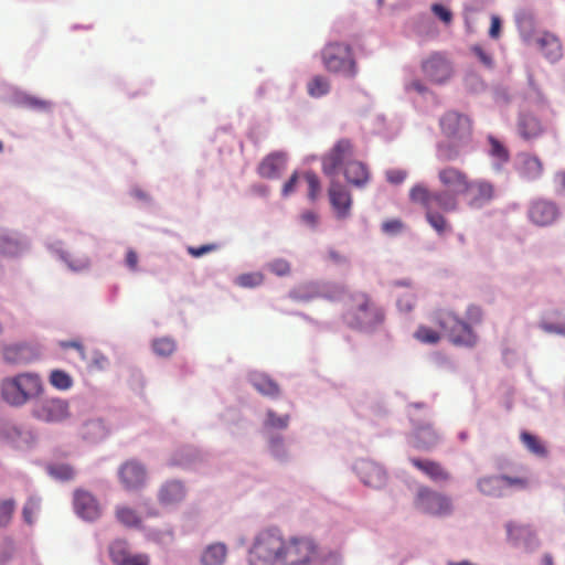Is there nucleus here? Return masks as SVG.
I'll list each match as a JSON object with an SVG mask.
<instances>
[{
	"label": "nucleus",
	"instance_id": "1",
	"mask_svg": "<svg viewBox=\"0 0 565 565\" xmlns=\"http://www.w3.org/2000/svg\"><path fill=\"white\" fill-rule=\"evenodd\" d=\"M437 179L444 191H433L427 185L417 183L411 188L408 196L412 203L424 209L426 221L441 235L450 226L440 212L458 210V196L467 192L470 177L457 167L445 166L438 170Z\"/></svg>",
	"mask_w": 565,
	"mask_h": 565
},
{
	"label": "nucleus",
	"instance_id": "2",
	"mask_svg": "<svg viewBox=\"0 0 565 565\" xmlns=\"http://www.w3.org/2000/svg\"><path fill=\"white\" fill-rule=\"evenodd\" d=\"M445 140L436 146V156L441 162L459 160L471 148L473 124L471 118L457 110L445 111L438 120Z\"/></svg>",
	"mask_w": 565,
	"mask_h": 565
},
{
	"label": "nucleus",
	"instance_id": "3",
	"mask_svg": "<svg viewBox=\"0 0 565 565\" xmlns=\"http://www.w3.org/2000/svg\"><path fill=\"white\" fill-rule=\"evenodd\" d=\"M354 152L353 143L349 139H340L322 159L324 174L332 177L344 164L347 181L358 188L364 186L370 180L367 167L358 160H349Z\"/></svg>",
	"mask_w": 565,
	"mask_h": 565
},
{
	"label": "nucleus",
	"instance_id": "4",
	"mask_svg": "<svg viewBox=\"0 0 565 565\" xmlns=\"http://www.w3.org/2000/svg\"><path fill=\"white\" fill-rule=\"evenodd\" d=\"M43 391L40 376L35 373H20L1 382V396L12 406H22L38 397Z\"/></svg>",
	"mask_w": 565,
	"mask_h": 565
},
{
	"label": "nucleus",
	"instance_id": "5",
	"mask_svg": "<svg viewBox=\"0 0 565 565\" xmlns=\"http://www.w3.org/2000/svg\"><path fill=\"white\" fill-rule=\"evenodd\" d=\"M431 321L446 331L448 340L456 347L472 349L479 341L472 326L450 310H435L431 315Z\"/></svg>",
	"mask_w": 565,
	"mask_h": 565
},
{
	"label": "nucleus",
	"instance_id": "6",
	"mask_svg": "<svg viewBox=\"0 0 565 565\" xmlns=\"http://www.w3.org/2000/svg\"><path fill=\"white\" fill-rule=\"evenodd\" d=\"M284 537L279 531L270 529L260 532L249 551V565H275L281 563Z\"/></svg>",
	"mask_w": 565,
	"mask_h": 565
},
{
	"label": "nucleus",
	"instance_id": "7",
	"mask_svg": "<svg viewBox=\"0 0 565 565\" xmlns=\"http://www.w3.org/2000/svg\"><path fill=\"white\" fill-rule=\"evenodd\" d=\"M382 310L371 300L365 292H356L350 296V305L345 315L348 323L353 328H366L380 323L383 320Z\"/></svg>",
	"mask_w": 565,
	"mask_h": 565
},
{
	"label": "nucleus",
	"instance_id": "8",
	"mask_svg": "<svg viewBox=\"0 0 565 565\" xmlns=\"http://www.w3.org/2000/svg\"><path fill=\"white\" fill-rule=\"evenodd\" d=\"M322 60L329 72L340 73L347 77H353L356 74L351 50L343 43L332 42L328 44L322 51Z\"/></svg>",
	"mask_w": 565,
	"mask_h": 565
},
{
	"label": "nucleus",
	"instance_id": "9",
	"mask_svg": "<svg viewBox=\"0 0 565 565\" xmlns=\"http://www.w3.org/2000/svg\"><path fill=\"white\" fill-rule=\"evenodd\" d=\"M318 552L316 542L309 536H291L284 540L281 565H308Z\"/></svg>",
	"mask_w": 565,
	"mask_h": 565
},
{
	"label": "nucleus",
	"instance_id": "10",
	"mask_svg": "<svg viewBox=\"0 0 565 565\" xmlns=\"http://www.w3.org/2000/svg\"><path fill=\"white\" fill-rule=\"evenodd\" d=\"M414 505L420 512L435 516L449 515L452 512L451 499L428 487H420L417 490Z\"/></svg>",
	"mask_w": 565,
	"mask_h": 565
},
{
	"label": "nucleus",
	"instance_id": "11",
	"mask_svg": "<svg viewBox=\"0 0 565 565\" xmlns=\"http://www.w3.org/2000/svg\"><path fill=\"white\" fill-rule=\"evenodd\" d=\"M32 415L45 423H62L71 418L70 403L60 397L45 398L33 406Z\"/></svg>",
	"mask_w": 565,
	"mask_h": 565
},
{
	"label": "nucleus",
	"instance_id": "12",
	"mask_svg": "<svg viewBox=\"0 0 565 565\" xmlns=\"http://www.w3.org/2000/svg\"><path fill=\"white\" fill-rule=\"evenodd\" d=\"M462 195L468 198L470 207L480 209L495 198V186L489 180L470 178L467 192Z\"/></svg>",
	"mask_w": 565,
	"mask_h": 565
},
{
	"label": "nucleus",
	"instance_id": "13",
	"mask_svg": "<svg viewBox=\"0 0 565 565\" xmlns=\"http://www.w3.org/2000/svg\"><path fill=\"white\" fill-rule=\"evenodd\" d=\"M73 507L75 513L85 521H95L102 515V508L94 494L77 489L73 494Z\"/></svg>",
	"mask_w": 565,
	"mask_h": 565
},
{
	"label": "nucleus",
	"instance_id": "14",
	"mask_svg": "<svg viewBox=\"0 0 565 565\" xmlns=\"http://www.w3.org/2000/svg\"><path fill=\"white\" fill-rule=\"evenodd\" d=\"M425 76L434 84H444L452 75L450 62L439 53L431 54L422 64Z\"/></svg>",
	"mask_w": 565,
	"mask_h": 565
},
{
	"label": "nucleus",
	"instance_id": "15",
	"mask_svg": "<svg viewBox=\"0 0 565 565\" xmlns=\"http://www.w3.org/2000/svg\"><path fill=\"white\" fill-rule=\"evenodd\" d=\"M118 476L124 488L128 491H134L146 484L147 470L140 462L128 460L120 466Z\"/></svg>",
	"mask_w": 565,
	"mask_h": 565
},
{
	"label": "nucleus",
	"instance_id": "16",
	"mask_svg": "<svg viewBox=\"0 0 565 565\" xmlns=\"http://www.w3.org/2000/svg\"><path fill=\"white\" fill-rule=\"evenodd\" d=\"M516 132L524 141H532L545 132V126L532 111H521L516 119Z\"/></svg>",
	"mask_w": 565,
	"mask_h": 565
},
{
	"label": "nucleus",
	"instance_id": "17",
	"mask_svg": "<svg viewBox=\"0 0 565 565\" xmlns=\"http://www.w3.org/2000/svg\"><path fill=\"white\" fill-rule=\"evenodd\" d=\"M41 355V350L35 344L19 343L3 349V359L9 364H28Z\"/></svg>",
	"mask_w": 565,
	"mask_h": 565
},
{
	"label": "nucleus",
	"instance_id": "18",
	"mask_svg": "<svg viewBox=\"0 0 565 565\" xmlns=\"http://www.w3.org/2000/svg\"><path fill=\"white\" fill-rule=\"evenodd\" d=\"M186 488L179 480H169L161 484L158 490V501L162 507H173L184 500Z\"/></svg>",
	"mask_w": 565,
	"mask_h": 565
},
{
	"label": "nucleus",
	"instance_id": "19",
	"mask_svg": "<svg viewBox=\"0 0 565 565\" xmlns=\"http://www.w3.org/2000/svg\"><path fill=\"white\" fill-rule=\"evenodd\" d=\"M329 198L338 217H347L352 204V198L347 188L339 182L332 181L329 188Z\"/></svg>",
	"mask_w": 565,
	"mask_h": 565
},
{
	"label": "nucleus",
	"instance_id": "20",
	"mask_svg": "<svg viewBox=\"0 0 565 565\" xmlns=\"http://www.w3.org/2000/svg\"><path fill=\"white\" fill-rule=\"evenodd\" d=\"M411 463L436 483L447 482L451 479L450 472L437 461L412 458Z\"/></svg>",
	"mask_w": 565,
	"mask_h": 565
},
{
	"label": "nucleus",
	"instance_id": "21",
	"mask_svg": "<svg viewBox=\"0 0 565 565\" xmlns=\"http://www.w3.org/2000/svg\"><path fill=\"white\" fill-rule=\"evenodd\" d=\"M361 480L370 487L380 488L385 483L386 473L381 466L373 461L362 460L356 466Z\"/></svg>",
	"mask_w": 565,
	"mask_h": 565
},
{
	"label": "nucleus",
	"instance_id": "22",
	"mask_svg": "<svg viewBox=\"0 0 565 565\" xmlns=\"http://www.w3.org/2000/svg\"><path fill=\"white\" fill-rule=\"evenodd\" d=\"M556 216V206L552 202L544 200L534 201L529 210L530 220L540 226L552 224Z\"/></svg>",
	"mask_w": 565,
	"mask_h": 565
},
{
	"label": "nucleus",
	"instance_id": "23",
	"mask_svg": "<svg viewBox=\"0 0 565 565\" xmlns=\"http://www.w3.org/2000/svg\"><path fill=\"white\" fill-rule=\"evenodd\" d=\"M509 540L514 545H523L525 550H533L537 545L533 530L527 525L507 524Z\"/></svg>",
	"mask_w": 565,
	"mask_h": 565
},
{
	"label": "nucleus",
	"instance_id": "24",
	"mask_svg": "<svg viewBox=\"0 0 565 565\" xmlns=\"http://www.w3.org/2000/svg\"><path fill=\"white\" fill-rule=\"evenodd\" d=\"M286 157L284 153L275 152L270 153L263 159L258 166V174L265 179H274L285 168Z\"/></svg>",
	"mask_w": 565,
	"mask_h": 565
},
{
	"label": "nucleus",
	"instance_id": "25",
	"mask_svg": "<svg viewBox=\"0 0 565 565\" xmlns=\"http://www.w3.org/2000/svg\"><path fill=\"white\" fill-rule=\"evenodd\" d=\"M518 172L526 180H535L543 172V164L536 156L521 153L518 157Z\"/></svg>",
	"mask_w": 565,
	"mask_h": 565
},
{
	"label": "nucleus",
	"instance_id": "26",
	"mask_svg": "<svg viewBox=\"0 0 565 565\" xmlns=\"http://www.w3.org/2000/svg\"><path fill=\"white\" fill-rule=\"evenodd\" d=\"M107 434L108 429L100 418H89L79 428L81 437L89 443L103 440Z\"/></svg>",
	"mask_w": 565,
	"mask_h": 565
},
{
	"label": "nucleus",
	"instance_id": "27",
	"mask_svg": "<svg viewBox=\"0 0 565 565\" xmlns=\"http://www.w3.org/2000/svg\"><path fill=\"white\" fill-rule=\"evenodd\" d=\"M439 441V435L430 424L419 426L413 435V446L417 449H430Z\"/></svg>",
	"mask_w": 565,
	"mask_h": 565
},
{
	"label": "nucleus",
	"instance_id": "28",
	"mask_svg": "<svg viewBox=\"0 0 565 565\" xmlns=\"http://www.w3.org/2000/svg\"><path fill=\"white\" fill-rule=\"evenodd\" d=\"M115 518L125 527L137 530L142 527V518L139 512L126 504H119L115 508Z\"/></svg>",
	"mask_w": 565,
	"mask_h": 565
},
{
	"label": "nucleus",
	"instance_id": "29",
	"mask_svg": "<svg viewBox=\"0 0 565 565\" xmlns=\"http://www.w3.org/2000/svg\"><path fill=\"white\" fill-rule=\"evenodd\" d=\"M479 492L487 497L500 498L504 494L501 476H486L477 481Z\"/></svg>",
	"mask_w": 565,
	"mask_h": 565
},
{
	"label": "nucleus",
	"instance_id": "30",
	"mask_svg": "<svg viewBox=\"0 0 565 565\" xmlns=\"http://www.w3.org/2000/svg\"><path fill=\"white\" fill-rule=\"evenodd\" d=\"M227 556V547L223 543H213L205 547L201 555L202 565H223Z\"/></svg>",
	"mask_w": 565,
	"mask_h": 565
},
{
	"label": "nucleus",
	"instance_id": "31",
	"mask_svg": "<svg viewBox=\"0 0 565 565\" xmlns=\"http://www.w3.org/2000/svg\"><path fill=\"white\" fill-rule=\"evenodd\" d=\"M252 385L264 396L271 398L278 397L280 394L279 385L265 374H257L252 377Z\"/></svg>",
	"mask_w": 565,
	"mask_h": 565
},
{
	"label": "nucleus",
	"instance_id": "32",
	"mask_svg": "<svg viewBox=\"0 0 565 565\" xmlns=\"http://www.w3.org/2000/svg\"><path fill=\"white\" fill-rule=\"evenodd\" d=\"M536 45L551 62H555L562 56V45L558 38H539Z\"/></svg>",
	"mask_w": 565,
	"mask_h": 565
},
{
	"label": "nucleus",
	"instance_id": "33",
	"mask_svg": "<svg viewBox=\"0 0 565 565\" xmlns=\"http://www.w3.org/2000/svg\"><path fill=\"white\" fill-rule=\"evenodd\" d=\"M109 556L115 565H128L131 558H134V554L129 552L128 546L124 541H116L111 543L109 546Z\"/></svg>",
	"mask_w": 565,
	"mask_h": 565
},
{
	"label": "nucleus",
	"instance_id": "34",
	"mask_svg": "<svg viewBox=\"0 0 565 565\" xmlns=\"http://www.w3.org/2000/svg\"><path fill=\"white\" fill-rule=\"evenodd\" d=\"M489 154L494 159L499 166L507 163L510 160V152L508 148L495 137L488 136Z\"/></svg>",
	"mask_w": 565,
	"mask_h": 565
},
{
	"label": "nucleus",
	"instance_id": "35",
	"mask_svg": "<svg viewBox=\"0 0 565 565\" xmlns=\"http://www.w3.org/2000/svg\"><path fill=\"white\" fill-rule=\"evenodd\" d=\"M330 82L322 75L313 76L307 83V93L310 97L320 98L330 92Z\"/></svg>",
	"mask_w": 565,
	"mask_h": 565
},
{
	"label": "nucleus",
	"instance_id": "36",
	"mask_svg": "<svg viewBox=\"0 0 565 565\" xmlns=\"http://www.w3.org/2000/svg\"><path fill=\"white\" fill-rule=\"evenodd\" d=\"M23 436V433L14 425L0 422V441H7L19 446V439Z\"/></svg>",
	"mask_w": 565,
	"mask_h": 565
},
{
	"label": "nucleus",
	"instance_id": "37",
	"mask_svg": "<svg viewBox=\"0 0 565 565\" xmlns=\"http://www.w3.org/2000/svg\"><path fill=\"white\" fill-rule=\"evenodd\" d=\"M414 338L420 343L436 344L440 341L441 335L438 331L430 327L420 324L414 333Z\"/></svg>",
	"mask_w": 565,
	"mask_h": 565
},
{
	"label": "nucleus",
	"instance_id": "38",
	"mask_svg": "<svg viewBox=\"0 0 565 565\" xmlns=\"http://www.w3.org/2000/svg\"><path fill=\"white\" fill-rule=\"evenodd\" d=\"M49 380L51 385L60 391H66L73 386V379L62 370H53Z\"/></svg>",
	"mask_w": 565,
	"mask_h": 565
},
{
	"label": "nucleus",
	"instance_id": "39",
	"mask_svg": "<svg viewBox=\"0 0 565 565\" xmlns=\"http://www.w3.org/2000/svg\"><path fill=\"white\" fill-rule=\"evenodd\" d=\"M523 445L526 447V449L529 451H531L532 454L536 455V456H545L546 455V449L544 447V445L541 443V440L527 433V431H523L521 433V436H520Z\"/></svg>",
	"mask_w": 565,
	"mask_h": 565
},
{
	"label": "nucleus",
	"instance_id": "40",
	"mask_svg": "<svg viewBox=\"0 0 565 565\" xmlns=\"http://www.w3.org/2000/svg\"><path fill=\"white\" fill-rule=\"evenodd\" d=\"M152 349L157 355L169 356L175 351V342L171 338H158L153 340Z\"/></svg>",
	"mask_w": 565,
	"mask_h": 565
},
{
	"label": "nucleus",
	"instance_id": "41",
	"mask_svg": "<svg viewBox=\"0 0 565 565\" xmlns=\"http://www.w3.org/2000/svg\"><path fill=\"white\" fill-rule=\"evenodd\" d=\"M504 490L507 488H513L516 490H524L530 486V479L526 476H508L501 475Z\"/></svg>",
	"mask_w": 565,
	"mask_h": 565
},
{
	"label": "nucleus",
	"instance_id": "42",
	"mask_svg": "<svg viewBox=\"0 0 565 565\" xmlns=\"http://www.w3.org/2000/svg\"><path fill=\"white\" fill-rule=\"evenodd\" d=\"M264 281V276L260 273L242 274L236 278V284L244 288H253L259 286Z\"/></svg>",
	"mask_w": 565,
	"mask_h": 565
},
{
	"label": "nucleus",
	"instance_id": "43",
	"mask_svg": "<svg viewBox=\"0 0 565 565\" xmlns=\"http://www.w3.org/2000/svg\"><path fill=\"white\" fill-rule=\"evenodd\" d=\"M303 179L308 184V196L311 201H315L321 190L319 178L315 172L307 171L303 174Z\"/></svg>",
	"mask_w": 565,
	"mask_h": 565
},
{
	"label": "nucleus",
	"instance_id": "44",
	"mask_svg": "<svg viewBox=\"0 0 565 565\" xmlns=\"http://www.w3.org/2000/svg\"><path fill=\"white\" fill-rule=\"evenodd\" d=\"M15 503L12 499L0 502V527L7 526L13 515Z\"/></svg>",
	"mask_w": 565,
	"mask_h": 565
},
{
	"label": "nucleus",
	"instance_id": "45",
	"mask_svg": "<svg viewBox=\"0 0 565 565\" xmlns=\"http://www.w3.org/2000/svg\"><path fill=\"white\" fill-rule=\"evenodd\" d=\"M266 426L271 428L285 429L289 425V415H277L274 411L267 412Z\"/></svg>",
	"mask_w": 565,
	"mask_h": 565
},
{
	"label": "nucleus",
	"instance_id": "46",
	"mask_svg": "<svg viewBox=\"0 0 565 565\" xmlns=\"http://www.w3.org/2000/svg\"><path fill=\"white\" fill-rule=\"evenodd\" d=\"M515 21L518 25L523 30L531 29L534 25L535 18L532 11L530 10H519L515 14Z\"/></svg>",
	"mask_w": 565,
	"mask_h": 565
},
{
	"label": "nucleus",
	"instance_id": "47",
	"mask_svg": "<svg viewBox=\"0 0 565 565\" xmlns=\"http://www.w3.org/2000/svg\"><path fill=\"white\" fill-rule=\"evenodd\" d=\"M40 509V502L39 500L34 498H30L24 507H23V519L26 523L32 524L33 523V515L39 511Z\"/></svg>",
	"mask_w": 565,
	"mask_h": 565
},
{
	"label": "nucleus",
	"instance_id": "48",
	"mask_svg": "<svg viewBox=\"0 0 565 565\" xmlns=\"http://www.w3.org/2000/svg\"><path fill=\"white\" fill-rule=\"evenodd\" d=\"M267 266L277 276H287L290 273V264L285 259H274Z\"/></svg>",
	"mask_w": 565,
	"mask_h": 565
},
{
	"label": "nucleus",
	"instance_id": "49",
	"mask_svg": "<svg viewBox=\"0 0 565 565\" xmlns=\"http://www.w3.org/2000/svg\"><path fill=\"white\" fill-rule=\"evenodd\" d=\"M18 242L14 237L0 230V254L12 253L17 248Z\"/></svg>",
	"mask_w": 565,
	"mask_h": 565
},
{
	"label": "nucleus",
	"instance_id": "50",
	"mask_svg": "<svg viewBox=\"0 0 565 565\" xmlns=\"http://www.w3.org/2000/svg\"><path fill=\"white\" fill-rule=\"evenodd\" d=\"M404 228V224L398 218L386 220L382 223V231L387 235H396Z\"/></svg>",
	"mask_w": 565,
	"mask_h": 565
},
{
	"label": "nucleus",
	"instance_id": "51",
	"mask_svg": "<svg viewBox=\"0 0 565 565\" xmlns=\"http://www.w3.org/2000/svg\"><path fill=\"white\" fill-rule=\"evenodd\" d=\"M467 322L472 324H480L483 319V311L479 306L470 305L466 311Z\"/></svg>",
	"mask_w": 565,
	"mask_h": 565
},
{
	"label": "nucleus",
	"instance_id": "52",
	"mask_svg": "<svg viewBox=\"0 0 565 565\" xmlns=\"http://www.w3.org/2000/svg\"><path fill=\"white\" fill-rule=\"evenodd\" d=\"M416 296L413 292H406L397 300V306L401 311L409 312L415 307Z\"/></svg>",
	"mask_w": 565,
	"mask_h": 565
},
{
	"label": "nucleus",
	"instance_id": "53",
	"mask_svg": "<svg viewBox=\"0 0 565 565\" xmlns=\"http://www.w3.org/2000/svg\"><path fill=\"white\" fill-rule=\"evenodd\" d=\"M431 11L439 19L441 20L444 23L448 24L451 22L452 20V13L451 11L443 6V4H439V3H435L431 6Z\"/></svg>",
	"mask_w": 565,
	"mask_h": 565
},
{
	"label": "nucleus",
	"instance_id": "54",
	"mask_svg": "<svg viewBox=\"0 0 565 565\" xmlns=\"http://www.w3.org/2000/svg\"><path fill=\"white\" fill-rule=\"evenodd\" d=\"M58 345L63 350L75 349L78 352L81 360H83V361L87 360L84 347H83V344L79 341H77V340L60 341Z\"/></svg>",
	"mask_w": 565,
	"mask_h": 565
},
{
	"label": "nucleus",
	"instance_id": "55",
	"mask_svg": "<svg viewBox=\"0 0 565 565\" xmlns=\"http://www.w3.org/2000/svg\"><path fill=\"white\" fill-rule=\"evenodd\" d=\"M540 327L547 333H555L565 337V321L562 323L542 321Z\"/></svg>",
	"mask_w": 565,
	"mask_h": 565
},
{
	"label": "nucleus",
	"instance_id": "56",
	"mask_svg": "<svg viewBox=\"0 0 565 565\" xmlns=\"http://www.w3.org/2000/svg\"><path fill=\"white\" fill-rule=\"evenodd\" d=\"M407 177V172L401 169H391L386 171V179L390 183L399 184Z\"/></svg>",
	"mask_w": 565,
	"mask_h": 565
},
{
	"label": "nucleus",
	"instance_id": "57",
	"mask_svg": "<svg viewBox=\"0 0 565 565\" xmlns=\"http://www.w3.org/2000/svg\"><path fill=\"white\" fill-rule=\"evenodd\" d=\"M300 220L305 225L315 228L318 225L319 216L313 211H306L300 215Z\"/></svg>",
	"mask_w": 565,
	"mask_h": 565
},
{
	"label": "nucleus",
	"instance_id": "58",
	"mask_svg": "<svg viewBox=\"0 0 565 565\" xmlns=\"http://www.w3.org/2000/svg\"><path fill=\"white\" fill-rule=\"evenodd\" d=\"M53 473L55 477L62 479V480H68L74 477V470L66 465L58 466L54 468Z\"/></svg>",
	"mask_w": 565,
	"mask_h": 565
},
{
	"label": "nucleus",
	"instance_id": "59",
	"mask_svg": "<svg viewBox=\"0 0 565 565\" xmlns=\"http://www.w3.org/2000/svg\"><path fill=\"white\" fill-rule=\"evenodd\" d=\"M298 181H299V175L297 174V172L292 173V175L289 178V180L282 186V191H281L282 195L288 196L291 193H294L297 188Z\"/></svg>",
	"mask_w": 565,
	"mask_h": 565
},
{
	"label": "nucleus",
	"instance_id": "60",
	"mask_svg": "<svg viewBox=\"0 0 565 565\" xmlns=\"http://www.w3.org/2000/svg\"><path fill=\"white\" fill-rule=\"evenodd\" d=\"M25 103L34 108V109H40V110H47L51 108V103L47 102V100H43V99H39L36 97H28L25 99Z\"/></svg>",
	"mask_w": 565,
	"mask_h": 565
},
{
	"label": "nucleus",
	"instance_id": "61",
	"mask_svg": "<svg viewBox=\"0 0 565 565\" xmlns=\"http://www.w3.org/2000/svg\"><path fill=\"white\" fill-rule=\"evenodd\" d=\"M215 249V246L214 245H211V244H207V245H202V246H199V247H189L188 248V253L193 256V257H201L203 256L204 254H207L212 250Z\"/></svg>",
	"mask_w": 565,
	"mask_h": 565
},
{
	"label": "nucleus",
	"instance_id": "62",
	"mask_svg": "<svg viewBox=\"0 0 565 565\" xmlns=\"http://www.w3.org/2000/svg\"><path fill=\"white\" fill-rule=\"evenodd\" d=\"M345 292V288L343 286H333L329 291L324 294V297L332 300H341Z\"/></svg>",
	"mask_w": 565,
	"mask_h": 565
},
{
	"label": "nucleus",
	"instance_id": "63",
	"mask_svg": "<svg viewBox=\"0 0 565 565\" xmlns=\"http://www.w3.org/2000/svg\"><path fill=\"white\" fill-rule=\"evenodd\" d=\"M473 52L479 57L480 62L484 64L486 66L490 67L492 66V58L491 56L482 49L481 46H475Z\"/></svg>",
	"mask_w": 565,
	"mask_h": 565
},
{
	"label": "nucleus",
	"instance_id": "64",
	"mask_svg": "<svg viewBox=\"0 0 565 565\" xmlns=\"http://www.w3.org/2000/svg\"><path fill=\"white\" fill-rule=\"evenodd\" d=\"M128 565H150V556L143 553L134 554V558H131Z\"/></svg>",
	"mask_w": 565,
	"mask_h": 565
}]
</instances>
